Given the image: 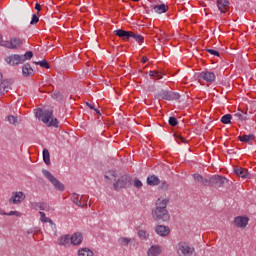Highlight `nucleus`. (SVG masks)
Returning <instances> with one entry per match:
<instances>
[{"label":"nucleus","instance_id":"obj_1","mask_svg":"<svg viewBox=\"0 0 256 256\" xmlns=\"http://www.w3.org/2000/svg\"><path fill=\"white\" fill-rule=\"evenodd\" d=\"M155 208L152 209V218L156 221V223H169L171 220V214H169V210H167V205H169L168 198H158L155 203Z\"/></svg>","mask_w":256,"mask_h":256},{"label":"nucleus","instance_id":"obj_2","mask_svg":"<svg viewBox=\"0 0 256 256\" xmlns=\"http://www.w3.org/2000/svg\"><path fill=\"white\" fill-rule=\"evenodd\" d=\"M36 117L41 119L48 127H59V120L53 118V110L39 109L36 112Z\"/></svg>","mask_w":256,"mask_h":256},{"label":"nucleus","instance_id":"obj_3","mask_svg":"<svg viewBox=\"0 0 256 256\" xmlns=\"http://www.w3.org/2000/svg\"><path fill=\"white\" fill-rule=\"evenodd\" d=\"M157 98L163 99L164 101H179V99H181V94L171 90H161L158 92Z\"/></svg>","mask_w":256,"mask_h":256},{"label":"nucleus","instance_id":"obj_4","mask_svg":"<svg viewBox=\"0 0 256 256\" xmlns=\"http://www.w3.org/2000/svg\"><path fill=\"white\" fill-rule=\"evenodd\" d=\"M127 187H131V176L123 175L121 176L114 184V191H121V189H127Z\"/></svg>","mask_w":256,"mask_h":256},{"label":"nucleus","instance_id":"obj_5","mask_svg":"<svg viewBox=\"0 0 256 256\" xmlns=\"http://www.w3.org/2000/svg\"><path fill=\"white\" fill-rule=\"evenodd\" d=\"M42 173H43L44 177H46V179H48V181L50 183H52L53 187L57 191H65V185H63V183H61V181H59L57 178H55V176H53V174H51L49 172V170L43 169Z\"/></svg>","mask_w":256,"mask_h":256},{"label":"nucleus","instance_id":"obj_6","mask_svg":"<svg viewBox=\"0 0 256 256\" xmlns=\"http://www.w3.org/2000/svg\"><path fill=\"white\" fill-rule=\"evenodd\" d=\"M176 249L179 256H192L195 252V248L190 247L185 242L178 243Z\"/></svg>","mask_w":256,"mask_h":256},{"label":"nucleus","instance_id":"obj_7","mask_svg":"<svg viewBox=\"0 0 256 256\" xmlns=\"http://www.w3.org/2000/svg\"><path fill=\"white\" fill-rule=\"evenodd\" d=\"M229 180L227 178H225V176H221V175H213L211 176V183H212V187H223V185H225L226 183H228Z\"/></svg>","mask_w":256,"mask_h":256},{"label":"nucleus","instance_id":"obj_8","mask_svg":"<svg viewBox=\"0 0 256 256\" xmlns=\"http://www.w3.org/2000/svg\"><path fill=\"white\" fill-rule=\"evenodd\" d=\"M25 193L19 191V192H13L12 196L9 198V203H12L13 205H19L22 201H25Z\"/></svg>","mask_w":256,"mask_h":256},{"label":"nucleus","instance_id":"obj_9","mask_svg":"<svg viewBox=\"0 0 256 256\" xmlns=\"http://www.w3.org/2000/svg\"><path fill=\"white\" fill-rule=\"evenodd\" d=\"M30 207L35 211L38 209H40V211H51V206H49L47 202H31Z\"/></svg>","mask_w":256,"mask_h":256},{"label":"nucleus","instance_id":"obj_10","mask_svg":"<svg viewBox=\"0 0 256 256\" xmlns=\"http://www.w3.org/2000/svg\"><path fill=\"white\" fill-rule=\"evenodd\" d=\"M199 78L206 81V83H215L216 76L215 73L211 71H202Z\"/></svg>","mask_w":256,"mask_h":256},{"label":"nucleus","instance_id":"obj_11","mask_svg":"<svg viewBox=\"0 0 256 256\" xmlns=\"http://www.w3.org/2000/svg\"><path fill=\"white\" fill-rule=\"evenodd\" d=\"M132 31L118 29L114 31V35L122 39V41H129L131 39Z\"/></svg>","mask_w":256,"mask_h":256},{"label":"nucleus","instance_id":"obj_12","mask_svg":"<svg viewBox=\"0 0 256 256\" xmlns=\"http://www.w3.org/2000/svg\"><path fill=\"white\" fill-rule=\"evenodd\" d=\"M234 225L238 228L245 229L249 225V218L245 216H238L234 219Z\"/></svg>","mask_w":256,"mask_h":256},{"label":"nucleus","instance_id":"obj_13","mask_svg":"<svg viewBox=\"0 0 256 256\" xmlns=\"http://www.w3.org/2000/svg\"><path fill=\"white\" fill-rule=\"evenodd\" d=\"M155 233L159 235V237H167L169 233H171V229L165 225H157L155 228Z\"/></svg>","mask_w":256,"mask_h":256},{"label":"nucleus","instance_id":"obj_14","mask_svg":"<svg viewBox=\"0 0 256 256\" xmlns=\"http://www.w3.org/2000/svg\"><path fill=\"white\" fill-rule=\"evenodd\" d=\"M5 61H6V63H8V65H19V64L23 63L21 55H19V54H14V55L8 56L5 58Z\"/></svg>","mask_w":256,"mask_h":256},{"label":"nucleus","instance_id":"obj_15","mask_svg":"<svg viewBox=\"0 0 256 256\" xmlns=\"http://www.w3.org/2000/svg\"><path fill=\"white\" fill-rule=\"evenodd\" d=\"M234 174L242 179H249V170L243 167H234Z\"/></svg>","mask_w":256,"mask_h":256},{"label":"nucleus","instance_id":"obj_16","mask_svg":"<svg viewBox=\"0 0 256 256\" xmlns=\"http://www.w3.org/2000/svg\"><path fill=\"white\" fill-rule=\"evenodd\" d=\"M216 5L220 13H227V11H229V0H217Z\"/></svg>","mask_w":256,"mask_h":256},{"label":"nucleus","instance_id":"obj_17","mask_svg":"<svg viewBox=\"0 0 256 256\" xmlns=\"http://www.w3.org/2000/svg\"><path fill=\"white\" fill-rule=\"evenodd\" d=\"M11 85H13V80H3L0 83V95L7 93L11 89Z\"/></svg>","mask_w":256,"mask_h":256},{"label":"nucleus","instance_id":"obj_18","mask_svg":"<svg viewBox=\"0 0 256 256\" xmlns=\"http://www.w3.org/2000/svg\"><path fill=\"white\" fill-rule=\"evenodd\" d=\"M71 245L79 246L83 243V234L76 232L72 236H70Z\"/></svg>","mask_w":256,"mask_h":256},{"label":"nucleus","instance_id":"obj_19","mask_svg":"<svg viewBox=\"0 0 256 256\" xmlns=\"http://www.w3.org/2000/svg\"><path fill=\"white\" fill-rule=\"evenodd\" d=\"M22 75L24 77H31L35 75V70H33L31 64L27 63L22 67Z\"/></svg>","mask_w":256,"mask_h":256},{"label":"nucleus","instance_id":"obj_20","mask_svg":"<svg viewBox=\"0 0 256 256\" xmlns=\"http://www.w3.org/2000/svg\"><path fill=\"white\" fill-rule=\"evenodd\" d=\"M58 244L63 247H69L71 245V235H63L58 239Z\"/></svg>","mask_w":256,"mask_h":256},{"label":"nucleus","instance_id":"obj_21","mask_svg":"<svg viewBox=\"0 0 256 256\" xmlns=\"http://www.w3.org/2000/svg\"><path fill=\"white\" fill-rule=\"evenodd\" d=\"M153 10L155 13H158V15H161L162 13H167L169 11V6L165 4L154 5Z\"/></svg>","mask_w":256,"mask_h":256},{"label":"nucleus","instance_id":"obj_22","mask_svg":"<svg viewBox=\"0 0 256 256\" xmlns=\"http://www.w3.org/2000/svg\"><path fill=\"white\" fill-rule=\"evenodd\" d=\"M161 255V246L153 245L148 250V256H160Z\"/></svg>","mask_w":256,"mask_h":256},{"label":"nucleus","instance_id":"obj_23","mask_svg":"<svg viewBox=\"0 0 256 256\" xmlns=\"http://www.w3.org/2000/svg\"><path fill=\"white\" fill-rule=\"evenodd\" d=\"M160 183L161 180L155 175H150L147 177V185L154 187L155 185H159Z\"/></svg>","mask_w":256,"mask_h":256},{"label":"nucleus","instance_id":"obj_24","mask_svg":"<svg viewBox=\"0 0 256 256\" xmlns=\"http://www.w3.org/2000/svg\"><path fill=\"white\" fill-rule=\"evenodd\" d=\"M43 161L45 165H51V154L47 148H44L42 151Z\"/></svg>","mask_w":256,"mask_h":256},{"label":"nucleus","instance_id":"obj_25","mask_svg":"<svg viewBox=\"0 0 256 256\" xmlns=\"http://www.w3.org/2000/svg\"><path fill=\"white\" fill-rule=\"evenodd\" d=\"M238 139L242 143H249L251 145L253 139H255V135H253V134L243 135V136H239Z\"/></svg>","mask_w":256,"mask_h":256},{"label":"nucleus","instance_id":"obj_26","mask_svg":"<svg viewBox=\"0 0 256 256\" xmlns=\"http://www.w3.org/2000/svg\"><path fill=\"white\" fill-rule=\"evenodd\" d=\"M95 255V253H93V251H91V249L89 248H80L78 250V256H93Z\"/></svg>","mask_w":256,"mask_h":256},{"label":"nucleus","instance_id":"obj_27","mask_svg":"<svg viewBox=\"0 0 256 256\" xmlns=\"http://www.w3.org/2000/svg\"><path fill=\"white\" fill-rule=\"evenodd\" d=\"M71 199H72L73 203H75V205H77L78 207H83V204L81 203L82 197L79 196V194L73 193L71 196Z\"/></svg>","mask_w":256,"mask_h":256},{"label":"nucleus","instance_id":"obj_28","mask_svg":"<svg viewBox=\"0 0 256 256\" xmlns=\"http://www.w3.org/2000/svg\"><path fill=\"white\" fill-rule=\"evenodd\" d=\"M131 38L134 39V41H136V43H139L140 45L141 43H145V37L141 36L140 34H135L134 32H132Z\"/></svg>","mask_w":256,"mask_h":256},{"label":"nucleus","instance_id":"obj_29","mask_svg":"<svg viewBox=\"0 0 256 256\" xmlns=\"http://www.w3.org/2000/svg\"><path fill=\"white\" fill-rule=\"evenodd\" d=\"M231 119H233V115L231 114H225L221 117V123H223L224 125H229V123H231Z\"/></svg>","mask_w":256,"mask_h":256},{"label":"nucleus","instance_id":"obj_30","mask_svg":"<svg viewBox=\"0 0 256 256\" xmlns=\"http://www.w3.org/2000/svg\"><path fill=\"white\" fill-rule=\"evenodd\" d=\"M148 75L150 77H155L156 79H163V74H161V72H159L157 70H150L148 72Z\"/></svg>","mask_w":256,"mask_h":256},{"label":"nucleus","instance_id":"obj_31","mask_svg":"<svg viewBox=\"0 0 256 256\" xmlns=\"http://www.w3.org/2000/svg\"><path fill=\"white\" fill-rule=\"evenodd\" d=\"M22 63H25L27 60L33 59V51H27L24 55H20Z\"/></svg>","mask_w":256,"mask_h":256},{"label":"nucleus","instance_id":"obj_32","mask_svg":"<svg viewBox=\"0 0 256 256\" xmlns=\"http://www.w3.org/2000/svg\"><path fill=\"white\" fill-rule=\"evenodd\" d=\"M34 63H35V65H39L43 69H51V65L45 59L42 61L34 62Z\"/></svg>","mask_w":256,"mask_h":256},{"label":"nucleus","instance_id":"obj_33","mask_svg":"<svg viewBox=\"0 0 256 256\" xmlns=\"http://www.w3.org/2000/svg\"><path fill=\"white\" fill-rule=\"evenodd\" d=\"M118 243H119V245H122L123 247H127V245H129V243H131V239L127 238V237H120L118 239Z\"/></svg>","mask_w":256,"mask_h":256},{"label":"nucleus","instance_id":"obj_34","mask_svg":"<svg viewBox=\"0 0 256 256\" xmlns=\"http://www.w3.org/2000/svg\"><path fill=\"white\" fill-rule=\"evenodd\" d=\"M11 43H12V49H17V47H21V45L23 44V42L19 38L11 39Z\"/></svg>","mask_w":256,"mask_h":256},{"label":"nucleus","instance_id":"obj_35","mask_svg":"<svg viewBox=\"0 0 256 256\" xmlns=\"http://www.w3.org/2000/svg\"><path fill=\"white\" fill-rule=\"evenodd\" d=\"M138 237L142 241H147V239H149V234L145 230H139L138 231Z\"/></svg>","mask_w":256,"mask_h":256},{"label":"nucleus","instance_id":"obj_36","mask_svg":"<svg viewBox=\"0 0 256 256\" xmlns=\"http://www.w3.org/2000/svg\"><path fill=\"white\" fill-rule=\"evenodd\" d=\"M168 123L171 127H177V125H179V120H177V117L171 116L168 119Z\"/></svg>","mask_w":256,"mask_h":256},{"label":"nucleus","instance_id":"obj_37","mask_svg":"<svg viewBox=\"0 0 256 256\" xmlns=\"http://www.w3.org/2000/svg\"><path fill=\"white\" fill-rule=\"evenodd\" d=\"M52 99H55L56 101H63V94L60 91H55L52 94Z\"/></svg>","mask_w":256,"mask_h":256},{"label":"nucleus","instance_id":"obj_38","mask_svg":"<svg viewBox=\"0 0 256 256\" xmlns=\"http://www.w3.org/2000/svg\"><path fill=\"white\" fill-rule=\"evenodd\" d=\"M7 121L9 122L10 125H17V116L14 115H9L7 116Z\"/></svg>","mask_w":256,"mask_h":256},{"label":"nucleus","instance_id":"obj_39","mask_svg":"<svg viewBox=\"0 0 256 256\" xmlns=\"http://www.w3.org/2000/svg\"><path fill=\"white\" fill-rule=\"evenodd\" d=\"M39 23V12L32 15L30 25H37Z\"/></svg>","mask_w":256,"mask_h":256},{"label":"nucleus","instance_id":"obj_40","mask_svg":"<svg viewBox=\"0 0 256 256\" xmlns=\"http://www.w3.org/2000/svg\"><path fill=\"white\" fill-rule=\"evenodd\" d=\"M193 179H194V181H196V183H200L201 185L203 184V179H204L203 175L194 174Z\"/></svg>","mask_w":256,"mask_h":256},{"label":"nucleus","instance_id":"obj_41","mask_svg":"<svg viewBox=\"0 0 256 256\" xmlns=\"http://www.w3.org/2000/svg\"><path fill=\"white\" fill-rule=\"evenodd\" d=\"M0 45L2 47H7V49H13V43H11V40L10 41H1L0 42Z\"/></svg>","mask_w":256,"mask_h":256},{"label":"nucleus","instance_id":"obj_42","mask_svg":"<svg viewBox=\"0 0 256 256\" xmlns=\"http://www.w3.org/2000/svg\"><path fill=\"white\" fill-rule=\"evenodd\" d=\"M207 53H210V55H214V57H221V53L219 51L214 49H206Z\"/></svg>","mask_w":256,"mask_h":256},{"label":"nucleus","instance_id":"obj_43","mask_svg":"<svg viewBox=\"0 0 256 256\" xmlns=\"http://www.w3.org/2000/svg\"><path fill=\"white\" fill-rule=\"evenodd\" d=\"M39 215H40V221H41L42 223H47V221L49 220V218L45 215V212L40 211V212H39Z\"/></svg>","mask_w":256,"mask_h":256},{"label":"nucleus","instance_id":"obj_44","mask_svg":"<svg viewBox=\"0 0 256 256\" xmlns=\"http://www.w3.org/2000/svg\"><path fill=\"white\" fill-rule=\"evenodd\" d=\"M202 185H204L206 187H212L211 177L203 178Z\"/></svg>","mask_w":256,"mask_h":256},{"label":"nucleus","instance_id":"obj_45","mask_svg":"<svg viewBox=\"0 0 256 256\" xmlns=\"http://www.w3.org/2000/svg\"><path fill=\"white\" fill-rule=\"evenodd\" d=\"M160 187L164 191H168L169 190V184L165 180L160 181Z\"/></svg>","mask_w":256,"mask_h":256},{"label":"nucleus","instance_id":"obj_46","mask_svg":"<svg viewBox=\"0 0 256 256\" xmlns=\"http://www.w3.org/2000/svg\"><path fill=\"white\" fill-rule=\"evenodd\" d=\"M115 177H117L116 171H110L109 175H105V179H115Z\"/></svg>","mask_w":256,"mask_h":256},{"label":"nucleus","instance_id":"obj_47","mask_svg":"<svg viewBox=\"0 0 256 256\" xmlns=\"http://www.w3.org/2000/svg\"><path fill=\"white\" fill-rule=\"evenodd\" d=\"M6 215H8L9 217H13V215H15V217H21V212H19V211H10L9 213H6Z\"/></svg>","mask_w":256,"mask_h":256},{"label":"nucleus","instance_id":"obj_48","mask_svg":"<svg viewBox=\"0 0 256 256\" xmlns=\"http://www.w3.org/2000/svg\"><path fill=\"white\" fill-rule=\"evenodd\" d=\"M134 187H136V189H141V187H143V182H141L139 179H136L134 181Z\"/></svg>","mask_w":256,"mask_h":256},{"label":"nucleus","instance_id":"obj_49","mask_svg":"<svg viewBox=\"0 0 256 256\" xmlns=\"http://www.w3.org/2000/svg\"><path fill=\"white\" fill-rule=\"evenodd\" d=\"M174 137H175L176 139H179V141H182V143H186V140L183 138V136H181V134L175 133V134H174Z\"/></svg>","mask_w":256,"mask_h":256},{"label":"nucleus","instance_id":"obj_50","mask_svg":"<svg viewBox=\"0 0 256 256\" xmlns=\"http://www.w3.org/2000/svg\"><path fill=\"white\" fill-rule=\"evenodd\" d=\"M234 117H237L239 121H241L243 118V111L237 112L236 114H234Z\"/></svg>","mask_w":256,"mask_h":256},{"label":"nucleus","instance_id":"obj_51","mask_svg":"<svg viewBox=\"0 0 256 256\" xmlns=\"http://www.w3.org/2000/svg\"><path fill=\"white\" fill-rule=\"evenodd\" d=\"M35 9H36L37 13H39V11H41V4L36 3L35 4Z\"/></svg>","mask_w":256,"mask_h":256},{"label":"nucleus","instance_id":"obj_52","mask_svg":"<svg viewBox=\"0 0 256 256\" xmlns=\"http://www.w3.org/2000/svg\"><path fill=\"white\" fill-rule=\"evenodd\" d=\"M147 61H149V58L147 56H143L141 58V63H147Z\"/></svg>","mask_w":256,"mask_h":256},{"label":"nucleus","instance_id":"obj_53","mask_svg":"<svg viewBox=\"0 0 256 256\" xmlns=\"http://www.w3.org/2000/svg\"><path fill=\"white\" fill-rule=\"evenodd\" d=\"M86 106L89 107V109H92V110L95 109V106L89 102H86Z\"/></svg>","mask_w":256,"mask_h":256},{"label":"nucleus","instance_id":"obj_54","mask_svg":"<svg viewBox=\"0 0 256 256\" xmlns=\"http://www.w3.org/2000/svg\"><path fill=\"white\" fill-rule=\"evenodd\" d=\"M247 119V112H243L241 121H247Z\"/></svg>","mask_w":256,"mask_h":256},{"label":"nucleus","instance_id":"obj_55","mask_svg":"<svg viewBox=\"0 0 256 256\" xmlns=\"http://www.w3.org/2000/svg\"><path fill=\"white\" fill-rule=\"evenodd\" d=\"M47 223H49L51 227H55V222H53L51 218H48Z\"/></svg>","mask_w":256,"mask_h":256},{"label":"nucleus","instance_id":"obj_56","mask_svg":"<svg viewBox=\"0 0 256 256\" xmlns=\"http://www.w3.org/2000/svg\"><path fill=\"white\" fill-rule=\"evenodd\" d=\"M93 111H95V113L101 117V111H99V109L94 108Z\"/></svg>","mask_w":256,"mask_h":256},{"label":"nucleus","instance_id":"obj_57","mask_svg":"<svg viewBox=\"0 0 256 256\" xmlns=\"http://www.w3.org/2000/svg\"><path fill=\"white\" fill-rule=\"evenodd\" d=\"M0 215H7V212H5L3 209H0Z\"/></svg>","mask_w":256,"mask_h":256},{"label":"nucleus","instance_id":"obj_58","mask_svg":"<svg viewBox=\"0 0 256 256\" xmlns=\"http://www.w3.org/2000/svg\"><path fill=\"white\" fill-rule=\"evenodd\" d=\"M3 80V74L0 73V81Z\"/></svg>","mask_w":256,"mask_h":256},{"label":"nucleus","instance_id":"obj_59","mask_svg":"<svg viewBox=\"0 0 256 256\" xmlns=\"http://www.w3.org/2000/svg\"><path fill=\"white\" fill-rule=\"evenodd\" d=\"M3 41V36L0 34V43Z\"/></svg>","mask_w":256,"mask_h":256},{"label":"nucleus","instance_id":"obj_60","mask_svg":"<svg viewBox=\"0 0 256 256\" xmlns=\"http://www.w3.org/2000/svg\"><path fill=\"white\" fill-rule=\"evenodd\" d=\"M132 1H134L135 3H139V1H141V0H132Z\"/></svg>","mask_w":256,"mask_h":256},{"label":"nucleus","instance_id":"obj_61","mask_svg":"<svg viewBox=\"0 0 256 256\" xmlns=\"http://www.w3.org/2000/svg\"><path fill=\"white\" fill-rule=\"evenodd\" d=\"M98 119H101V116H99Z\"/></svg>","mask_w":256,"mask_h":256}]
</instances>
